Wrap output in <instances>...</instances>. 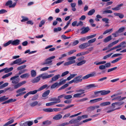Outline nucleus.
Instances as JSON below:
<instances>
[{
  "mask_svg": "<svg viewBox=\"0 0 126 126\" xmlns=\"http://www.w3.org/2000/svg\"><path fill=\"white\" fill-rule=\"evenodd\" d=\"M85 90L84 89H77L76 90V92L77 93L80 92L79 93L75 94L74 95L73 97L75 98L80 97L82 96L81 95L85 93Z\"/></svg>",
  "mask_w": 126,
  "mask_h": 126,
  "instance_id": "obj_1",
  "label": "nucleus"
},
{
  "mask_svg": "<svg viewBox=\"0 0 126 126\" xmlns=\"http://www.w3.org/2000/svg\"><path fill=\"white\" fill-rule=\"evenodd\" d=\"M19 75L16 76H14L10 79L11 80H12V82L13 84H16L19 81L20 79L19 78Z\"/></svg>",
  "mask_w": 126,
  "mask_h": 126,
  "instance_id": "obj_2",
  "label": "nucleus"
},
{
  "mask_svg": "<svg viewBox=\"0 0 126 126\" xmlns=\"http://www.w3.org/2000/svg\"><path fill=\"white\" fill-rule=\"evenodd\" d=\"M55 58V56H53L47 58L45 61L44 62L42 63L43 65H44L46 64H49L52 63V61L51 60Z\"/></svg>",
  "mask_w": 126,
  "mask_h": 126,
  "instance_id": "obj_3",
  "label": "nucleus"
},
{
  "mask_svg": "<svg viewBox=\"0 0 126 126\" xmlns=\"http://www.w3.org/2000/svg\"><path fill=\"white\" fill-rule=\"evenodd\" d=\"M12 1L11 0H8L5 3L6 6H9V7L10 8H14L16 6V2H15L13 4Z\"/></svg>",
  "mask_w": 126,
  "mask_h": 126,
  "instance_id": "obj_4",
  "label": "nucleus"
},
{
  "mask_svg": "<svg viewBox=\"0 0 126 126\" xmlns=\"http://www.w3.org/2000/svg\"><path fill=\"white\" fill-rule=\"evenodd\" d=\"M80 30H82L80 33L81 34H84L90 30V29L88 27H83L80 29Z\"/></svg>",
  "mask_w": 126,
  "mask_h": 126,
  "instance_id": "obj_5",
  "label": "nucleus"
},
{
  "mask_svg": "<svg viewBox=\"0 0 126 126\" xmlns=\"http://www.w3.org/2000/svg\"><path fill=\"white\" fill-rule=\"evenodd\" d=\"M82 76L80 75L75 78L74 79L75 81V83H77L81 82L82 80Z\"/></svg>",
  "mask_w": 126,
  "mask_h": 126,
  "instance_id": "obj_6",
  "label": "nucleus"
},
{
  "mask_svg": "<svg viewBox=\"0 0 126 126\" xmlns=\"http://www.w3.org/2000/svg\"><path fill=\"white\" fill-rule=\"evenodd\" d=\"M90 44L88 43H85L82 44L79 46V48L81 49H84L90 46Z\"/></svg>",
  "mask_w": 126,
  "mask_h": 126,
  "instance_id": "obj_7",
  "label": "nucleus"
},
{
  "mask_svg": "<svg viewBox=\"0 0 126 126\" xmlns=\"http://www.w3.org/2000/svg\"><path fill=\"white\" fill-rule=\"evenodd\" d=\"M95 73L94 72H92L91 73L87 74L83 77L82 78V79H87L90 77H93L94 76Z\"/></svg>",
  "mask_w": 126,
  "mask_h": 126,
  "instance_id": "obj_8",
  "label": "nucleus"
},
{
  "mask_svg": "<svg viewBox=\"0 0 126 126\" xmlns=\"http://www.w3.org/2000/svg\"><path fill=\"white\" fill-rule=\"evenodd\" d=\"M54 75V74H51L48 75H46L44 74H42L39 76L40 78H42L43 79L49 78Z\"/></svg>",
  "mask_w": 126,
  "mask_h": 126,
  "instance_id": "obj_9",
  "label": "nucleus"
},
{
  "mask_svg": "<svg viewBox=\"0 0 126 126\" xmlns=\"http://www.w3.org/2000/svg\"><path fill=\"white\" fill-rule=\"evenodd\" d=\"M21 61L22 60L21 58L17 59L14 61L13 62L11 63V65H13L14 64H18V65H20V64H19L20 63Z\"/></svg>",
  "mask_w": 126,
  "mask_h": 126,
  "instance_id": "obj_10",
  "label": "nucleus"
},
{
  "mask_svg": "<svg viewBox=\"0 0 126 126\" xmlns=\"http://www.w3.org/2000/svg\"><path fill=\"white\" fill-rule=\"evenodd\" d=\"M16 101V99H13L11 98L2 103H1V104L2 105H3L4 104L9 103L15 102Z\"/></svg>",
  "mask_w": 126,
  "mask_h": 126,
  "instance_id": "obj_11",
  "label": "nucleus"
},
{
  "mask_svg": "<svg viewBox=\"0 0 126 126\" xmlns=\"http://www.w3.org/2000/svg\"><path fill=\"white\" fill-rule=\"evenodd\" d=\"M30 105L31 107H34L37 105H38V106H40L41 105V103H38L37 101H35L31 103Z\"/></svg>",
  "mask_w": 126,
  "mask_h": 126,
  "instance_id": "obj_12",
  "label": "nucleus"
},
{
  "mask_svg": "<svg viewBox=\"0 0 126 126\" xmlns=\"http://www.w3.org/2000/svg\"><path fill=\"white\" fill-rule=\"evenodd\" d=\"M60 75L59 74H58L56 75L53 77H52L51 80L50 82L52 83L53 81H55L57 80L60 77Z\"/></svg>",
  "mask_w": 126,
  "mask_h": 126,
  "instance_id": "obj_13",
  "label": "nucleus"
},
{
  "mask_svg": "<svg viewBox=\"0 0 126 126\" xmlns=\"http://www.w3.org/2000/svg\"><path fill=\"white\" fill-rule=\"evenodd\" d=\"M99 106H91L88 107L87 110L88 111H91L94 110L95 109L99 108Z\"/></svg>",
  "mask_w": 126,
  "mask_h": 126,
  "instance_id": "obj_14",
  "label": "nucleus"
},
{
  "mask_svg": "<svg viewBox=\"0 0 126 126\" xmlns=\"http://www.w3.org/2000/svg\"><path fill=\"white\" fill-rule=\"evenodd\" d=\"M11 40V44L13 46H17L20 44V41L18 39H17L14 41Z\"/></svg>",
  "mask_w": 126,
  "mask_h": 126,
  "instance_id": "obj_15",
  "label": "nucleus"
},
{
  "mask_svg": "<svg viewBox=\"0 0 126 126\" xmlns=\"http://www.w3.org/2000/svg\"><path fill=\"white\" fill-rule=\"evenodd\" d=\"M126 97H123L121 98V96H117L112 99V100H116L119 101H121L126 98Z\"/></svg>",
  "mask_w": 126,
  "mask_h": 126,
  "instance_id": "obj_16",
  "label": "nucleus"
},
{
  "mask_svg": "<svg viewBox=\"0 0 126 126\" xmlns=\"http://www.w3.org/2000/svg\"><path fill=\"white\" fill-rule=\"evenodd\" d=\"M109 19L107 18H103V21L105 22V24H106L104 25V27H109L110 25L108 24L109 23Z\"/></svg>",
  "mask_w": 126,
  "mask_h": 126,
  "instance_id": "obj_17",
  "label": "nucleus"
},
{
  "mask_svg": "<svg viewBox=\"0 0 126 126\" xmlns=\"http://www.w3.org/2000/svg\"><path fill=\"white\" fill-rule=\"evenodd\" d=\"M123 5V3L121 4H120L117 6L116 7L112 8L111 9L114 11L119 10L121 9V7Z\"/></svg>",
  "mask_w": 126,
  "mask_h": 126,
  "instance_id": "obj_18",
  "label": "nucleus"
},
{
  "mask_svg": "<svg viewBox=\"0 0 126 126\" xmlns=\"http://www.w3.org/2000/svg\"><path fill=\"white\" fill-rule=\"evenodd\" d=\"M62 117V116L61 114H58L54 116L53 118V119L58 120L61 119Z\"/></svg>",
  "mask_w": 126,
  "mask_h": 126,
  "instance_id": "obj_19",
  "label": "nucleus"
},
{
  "mask_svg": "<svg viewBox=\"0 0 126 126\" xmlns=\"http://www.w3.org/2000/svg\"><path fill=\"white\" fill-rule=\"evenodd\" d=\"M76 61H71L65 63H63L64 66H67L72 64L76 63Z\"/></svg>",
  "mask_w": 126,
  "mask_h": 126,
  "instance_id": "obj_20",
  "label": "nucleus"
},
{
  "mask_svg": "<svg viewBox=\"0 0 126 126\" xmlns=\"http://www.w3.org/2000/svg\"><path fill=\"white\" fill-rule=\"evenodd\" d=\"M95 96L97 97L102 95V91H96L94 92Z\"/></svg>",
  "mask_w": 126,
  "mask_h": 126,
  "instance_id": "obj_21",
  "label": "nucleus"
},
{
  "mask_svg": "<svg viewBox=\"0 0 126 126\" xmlns=\"http://www.w3.org/2000/svg\"><path fill=\"white\" fill-rule=\"evenodd\" d=\"M40 76L37 77L36 78H34L32 80V82L33 83H36L38 82L40 80Z\"/></svg>",
  "mask_w": 126,
  "mask_h": 126,
  "instance_id": "obj_22",
  "label": "nucleus"
},
{
  "mask_svg": "<svg viewBox=\"0 0 126 126\" xmlns=\"http://www.w3.org/2000/svg\"><path fill=\"white\" fill-rule=\"evenodd\" d=\"M13 69V67H11L9 68L7 67L3 69L5 73H7L12 71Z\"/></svg>",
  "mask_w": 126,
  "mask_h": 126,
  "instance_id": "obj_23",
  "label": "nucleus"
},
{
  "mask_svg": "<svg viewBox=\"0 0 126 126\" xmlns=\"http://www.w3.org/2000/svg\"><path fill=\"white\" fill-rule=\"evenodd\" d=\"M126 44V42L125 41H123L117 46L119 48L121 47L122 46V48H125L126 47V46L125 45Z\"/></svg>",
  "mask_w": 126,
  "mask_h": 126,
  "instance_id": "obj_24",
  "label": "nucleus"
},
{
  "mask_svg": "<svg viewBox=\"0 0 126 126\" xmlns=\"http://www.w3.org/2000/svg\"><path fill=\"white\" fill-rule=\"evenodd\" d=\"M52 123V122L50 121L47 120L43 121L42 122V124L44 125L48 126L50 125Z\"/></svg>",
  "mask_w": 126,
  "mask_h": 126,
  "instance_id": "obj_25",
  "label": "nucleus"
},
{
  "mask_svg": "<svg viewBox=\"0 0 126 126\" xmlns=\"http://www.w3.org/2000/svg\"><path fill=\"white\" fill-rule=\"evenodd\" d=\"M111 65L110 63H108L105 64L104 65H103V70L105 69L106 68H108L110 67Z\"/></svg>",
  "mask_w": 126,
  "mask_h": 126,
  "instance_id": "obj_26",
  "label": "nucleus"
},
{
  "mask_svg": "<svg viewBox=\"0 0 126 126\" xmlns=\"http://www.w3.org/2000/svg\"><path fill=\"white\" fill-rule=\"evenodd\" d=\"M112 39L111 35L109 36L106 37L104 40V42L106 43L107 42L111 40Z\"/></svg>",
  "mask_w": 126,
  "mask_h": 126,
  "instance_id": "obj_27",
  "label": "nucleus"
},
{
  "mask_svg": "<svg viewBox=\"0 0 126 126\" xmlns=\"http://www.w3.org/2000/svg\"><path fill=\"white\" fill-rule=\"evenodd\" d=\"M8 97H6L5 96H3L1 97H0V102H1L5 101L8 99Z\"/></svg>",
  "mask_w": 126,
  "mask_h": 126,
  "instance_id": "obj_28",
  "label": "nucleus"
},
{
  "mask_svg": "<svg viewBox=\"0 0 126 126\" xmlns=\"http://www.w3.org/2000/svg\"><path fill=\"white\" fill-rule=\"evenodd\" d=\"M64 97V94H63L61 95L60 96H58V97L57 99H58V102H57V103H58L60 102L61 101L60 99Z\"/></svg>",
  "mask_w": 126,
  "mask_h": 126,
  "instance_id": "obj_29",
  "label": "nucleus"
},
{
  "mask_svg": "<svg viewBox=\"0 0 126 126\" xmlns=\"http://www.w3.org/2000/svg\"><path fill=\"white\" fill-rule=\"evenodd\" d=\"M50 91L49 90H47L45 92L42 94V96L44 97H45L47 96L49 93Z\"/></svg>",
  "mask_w": 126,
  "mask_h": 126,
  "instance_id": "obj_30",
  "label": "nucleus"
},
{
  "mask_svg": "<svg viewBox=\"0 0 126 126\" xmlns=\"http://www.w3.org/2000/svg\"><path fill=\"white\" fill-rule=\"evenodd\" d=\"M125 28L124 27H122L119 28L117 31L119 33H121L123 32L125 30Z\"/></svg>",
  "mask_w": 126,
  "mask_h": 126,
  "instance_id": "obj_31",
  "label": "nucleus"
},
{
  "mask_svg": "<svg viewBox=\"0 0 126 126\" xmlns=\"http://www.w3.org/2000/svg\"><path fill=\"white\" fill-rule=\"evenodd\" d=\"M31 73L32 77H34L36 75V71L33 70H31Z\"/></svg>",
  "mask_w": 126,
  "mask_h": 126,
  "instance_id": "obj_32",
  "label": "nucleus"
},
{
  "mask_svg": "<svg viewBox=\"0 0 126 126\" xmlns=\"http://www.w3.org/2000/svg\"><path fill=\"white\" fill-rule=\"evenodd\" d=\"M29 75L28 73H26L21 75L20 76V77L22 78H28L29 77Z\"/></svg>",
  "mask_w": 126,
  "mask_h": 126,
  "instance_id": "obj_33",
  "label": "nucleus"
},
{
  "mask_svg": "<svg viewBox=\"0 0 126 126\" xmlns=\"http://www.w3.org/2000/svg\"><path fill=\"white\" fill-rule=\"evenodd\" d=\"M43 110L45 112H53L52 109L51 108H48L44 109Z\"/></svg>",
  "mask_w": 126,
  "mask_h": 126,
  "instance_id": "obj_34",
  "label": "nucleus"
},
{
  "mask_svg": "<svg viewBox=\"0 0 126 126\" xmlns=\"http://www.w3.org/2000/svg\"><path fill=\"white\" fill-rule=\"evenodd\" d=\"M57 86H59L58 83L56 82L53 84L51 86V89H54L56 88Z\"/></svg>",
  "mask_w": 126,
  "mask_h": 126,
  "instance_id": "obj_35",
  "label": "nucleus"
},
{
  "mask_svg": "<svg viewBox=\"0 0 126 126\" xmlns=\"http://www.w3.org/2000/svg\"><path fill=\"white\" fill-rule=\"evenodd\" d=\"M47 86L48 85L47 84L44 85L39 88L38 89V91H40L42 90L47 88Z\"/></svg>",
  "mask_w": 126,
  "mask_h": 126,
  "instance_id": "obj_36",
  "label": "nucleus"
},
{
  "mask_svg": "<svg viewBox=\"0 0 126 126\" xmlns=\"http://www.w3.org/2000/svg\"><path fill=\"white\" fill-rule=\"evenodd\" d=\"M95 11V10L94 9H93L88 12V15L89 16L92 15L94 13Z\"/></svg>",
  "mask_w": 126,
  "mask_h": 126,
  "instance_id": "obj_37",
  "label": "nucleus"
},
{
  "mask_svg": "<svg viewBox=\"0 0 126 126\" xmlns=\"http://www.w3.org/2000/svg\"><path fill=\"white\" fill-rule=\"evenodd\" d=\"M14 121V119H12L9 121L7 122L3 126H7L10 124H11L13 123Z\"/></svg>",
  "mask_w": 126,
  "mask_h": 126,
  "instance_id": "obj_38",
  "label": "nucleus"
},
{
  "mask_svg": "<svg viewBox=\"0 0 126 126\" xmlns=\"http://www.w3.org/2000/svg\"><path fill=\"white\" fill-rule=\"evenodd\" d=\"M112 31L113 29L112 28L110 29H108L105 31L103 33V34H105L108 33H110L111 32H112Z\"/></svg>",
  "mask_w": 126,
  "mask_h": 126,
  "instance_id": "obj_39",
  "label": "nucleus"
},
{
  "mask_svg": "<svg viewBox=\"0 0 126 126\" xmlns=\"http://www.w3.org/2000/svg\"><path fill=\"white\" fill-rule=\"evenodd\" d=\"M86 62V61L85 60H82L77 64L78 66H80L85 64Z\"/></svg>",
  "mask_w": 126,
  "mask_h": 126,
  "instance_id": "obj_40",
  "label": "nucleus"
},
{
  "mask_svg": "<svg viewBox=\"0 0 126 126\" xmlns=\"http://www.w3.org/2000/svg\"><path fill=\"white\" fill-rule=\"evenodd\" d=\"M102 18V16L100 15H96V18H95V20L96 21H100V19Z\"/></svg>",
  "mask_w": 126,
  "mask_h": 126,
  "instance_id": "obj_41",
  "label": "nucleus"
},
{
  "mask_svg": "<svg viewBox=\"0 0 126 126\" xmlns=\"http://www.w3.org/2000/svg\"><path fill=\"white\" fill-rule=\"evenodd\" d=\"M12 74V72L8 73L3 76L2 78L3 79H5V78L8 77L9 76H11Z\"/></svg>",
  "mask_w": 126,
  "mask_h": 126,
  "instance_id": "obj_42",
  "label": "nucleus"
},
{
  "mask_svg": "<svg viewBox=\"0 0 126 126\" xmlns=\"http://www.w3.org/2000/svg\"><path fill=\"white\" fill-rule=\"evenodd\" d=\"M26 66L25 65H24L21 66L17 67V69L18 70H20L24 69L26 67Z\"/></svg>",
  "mask_w": 126,
  "mask_h": 126,
  "instance_id": "obj_43",
  "label": "nucleus"
},
{
  "mask_svg": "<svg viewBox=\"0 0 126 126\" xmlns=\"http://www.w3.org/2000/svg\"><path fill=\"white\" fill-rule=\"evenodd\" d=\"M56 104H57L56 102H51L49 103H46V105L47 106H48L53 105Z\"/></svg>",
  "mask_w": 126,
  "mask_h": 126,
  "instance_id": "obj_44",
  "label": "nucleus"
},
{
  "mask_svg": "<svg viewBox=\"0 0 126 126\" xmlns=\"http://www.w3.org/2000/svg\"><path fill=\"white\" fill-rule=\"evenodd\" d=\"M25 90V88H21L17 90L16 92L17 93H21Z\"/></svg>",
  "mask_w": 126,
  "mask_h": 126,
  "instance_id": "obj_45",
  "label": "nucleus"
},
{
  "mask_svg": "<svg viewBox=\"0 0 126 126\" xmlns=\"http://www.w3.org/2000/svg\"><path fill=\"white\" fill-rule=\"evenodd\" d=\"M62 30V28L60 27H58L57 28H54L53 32H56L58 31H60Z\"/></svg>",
  "mask_w": 126,
  "mask_h": 126,
  "instance_id": "obj_46",
  "label": "nucleus"
},
{
  "mask_svg": "<svg viewBox=\"0 0 126 126\" xmlns=\"http://www.w3.org/2000/svg\"><path fill=\"white\" fill-rule=\"evenodd\" d=\"M115 103L116 104V107L120 106L122 105L124 103V102H115Z\"/></svg>",
  "mask_w": 126,
  "mask_h": 126,
  "instance_id": "obj_47",
  "label": "nucleus"
},
{
  "mask_svg": "<svg viewBox=\"0 0 126 126\" xmlns=\"http://www.w3.org/2000/svg\"><path fill=\"white\" fill-rule=\"evenodd\" d=\"M46 22V20H41L40 22V23L39 25V27H41L42 25H44Z\"/></svg>",
  "mask_w": 126,
  "mask_h": 126,
  "instance_id": "obj_48",
  "label": "nucleus"
},
{
  "mask_svg": "<svg viewBox=\"0 0 126 126\" xmlns=\"http://www.w3.org/2000/svg\"><path fill=\"white\" fill-rule=\"evenodd\" d=\"M8 85V83H5L0 86V89H2L4 87L7 86Z\"/></svg>",
  "mask_w": 126,
  "mask_h": 126,
  "instance_id": "obj_49",
  "label": "nucleus"
},
{
  "mask_svg": "<svg viewBox=\"0 0 126 126\" xmlns=\"http://www.w3.org/2000/svg\"><path fill=\"white\" fill-rule=\"evenodd\" d=\"M72 96L70 95H66L64 94V99H68L72 98Z\"/></svg>",
  "mask_w": 126,
  "mask_h": 126,
  "instance_id": "obj_50",
  "label": "nucleus"
},
{
  "mask_svg": "<svg viewBox=\"0 0 126 126\" xmlns=\"http://www.w3.org/2000/svg\"><path fill=\"white\" fill-rule=\"evenodd\" d=\"M122 57H119L117 58L116 59L112 61L111 63H113L116 62L118 61H119V60H121L122 59Z\"/></svg>",
  "mask_w": 126,
  "mask_h": 126,
  "instance_id": "obj_51",
  "label": "nucleus"
},
{
  "mask_svg": "<svg viewBox=\"0 0 126 126\" xmlns=\"http://www.w3.org/2000/svg\"><path fill=\"white\" fill-rule=\"evenodd\" d=\"M96 35V34H95L92 35H90L87 36L86 37V38L87 39V40H88L95 37Z\"/></svg>",
  "mask_w": 126,
  "mask_h": 126,
  "instance_id": "obj_52",
  "label": "nucleus"
},
{
  "mask_svg": "<svg viewBox=\"0 0 126 126\" xmlns=\"http://www.w3.org/2000/svg\"><path fill=\"white\" fill-rule=\"evenodd\" d=\"M21 17L23 19L21 20V22H23L26 21H27L28 20H29L28 17H25L23 16H21Z\"/></svg>",
  "mask_w": 126,
  "mask_h": 126,
  "instance_id": "obj_53",
  "label": "nucleus"
},
{
  "mask_svg": "<svg viewBox=\"0 0 126 126\" xmlns=\"http://www.w3.org/2000/svg\"><path fill=\"white\" fill-rule=\"evenodd\" d=\"M110 92V90L106 91L105 90H103V95H105L107 94Z\"/></svg>",
  "mask_w": 126,
  "mask_h": 126,
  "instance_id": "obj_54",
  "label": "nucleus"
},
{
  "mask_svg": "<svg viewBox=\"0 0 126 126\" xmlns=\"http://www.w3.org/2000/svg\"><path fill=\"white\" fill-rule=\"evenodd\" d=\"M62 79L60 80V82L58 83L59 84V86H60L62 85V84H64L66 80V79L62 81H61Z\"/></svg>",
  "mask_w": 126,
  "mask_h": 126,
  "instance_id": "obj_55",
  "label": "nucleus"
},
{
  "mask_svg": "<svg viewBox=\"0 0 126 126\" xmlns=\"http://www.w3.org/2000/svg\"><path fill=\"white\" fill-rule=\"evenodd\" d=\"M11 44V40L3 44V46L4 47H6L9 45Z\"/></svg>",
  "mask_w": 126,
  "mask_h": 126,
  "instance_id": "obj_56",
  "label": "nucleus"
},
{
  "mask_svg": "<svg viewBox=\"0 0 126 126\" xmlns=\"http://www.w3.org/2000/svg\"><path fill=\"white\" fill-rule=\"evenodd\" d=\"M112 13V12L111 10H106L103 12V14H106L107 13L111 14Z\"/></svg>",
  "mask_w": 126,
  "mask_h": 126,
  "instance_id": "obj_57",
  "label": "nucleus"
},
{
  "mask_svg": "<svg viewBox=\"0 0 126 126\" xmlns=\"http://www.w3.org/2000/svg\"><path fill=\"white\" fill-rule=\"evenodd\" d=\"M76 58V57L75 56H72L69 57L68 58V60L69 61H75L74 60Z\"/></svg>",
  "mask_w": 126,
  "mask_h": 126,
  "instance_id": "obj_58",
  "label": "nucleus"
},
{
  "mask_svg": "<svg viewBox=\"0 0 126 126\" xmlns=\"http://www.w3.org/2000/svg\"><path fill=\"white\" fill-rule=\"evenodd\" d=\"M76 58V57L75 56H72L69 57L68 58V60L69 61H75L74 60Z\"/></svg>",
  "mask_w": 126,
  "mask_h": 126,
  "instance_id": "obj_59",
  "label": "nucleus"
},
{
  "mask_svg": "<svg viewBox=\"0 0 126 126\" xmlns=\"http://www.w3.org/2000/svg\"><path fill=\"white\" fill-rule=\"evenodd\" d=\"M96 40V39L95 38H94L93 39H91L88 41V43L90 44L93 43Z\"/></svg>",
  "mask_w": 126,
  "mask_h": 126,
  "instance_id": "obj_60",
  "label": "nucleus"
},
{
  "mask_svg": "<svg viewBox=\"0 0 126 126\" xmlns=\"http://www.w3.org/2000/svg\"><path fill=\"white\" fill-rule=\"evenodd\" d=\"M27 125H28L29 126H31L33 124V122L31 121H26Z\"/></svg>",
  "mask_w": 126,
  "mask_h": 126,
  "instance_id": "obj_61",
  "label": "nucleus"
},
{
  "mask_svg": "<svg viewBox=\"0 0 126 126\" xmlns=\"http://www.w3.org/2000/svg\"><path fill=\"white\" fill-rule=\"evenodd\" d=\"M21 86L20 85L19 83H17V84L15 85L14 86V89H17L19 87Z\"/></svg>",
  "mask_w": 126,
  "mask_h": 126,
  "instance_id": "obj_62",
  "label": "nucleus"
},
{
  "mask_svg": "<svg viewBox=\"0 0 126 126\" xmlns=\"http://www.w3.org/2000/svg\"><path fill=\"white\" fill-rule=\"evenodd\" d=\"M79 43V41L78 40H76L73 42L72 44V45L73 46H75L77 44H78Z\"/></svg>",
  "mask_w": 126,
  "mask_h": 126,
  "instance_id": "obj_63",
  "label": "nucleus"
},
{
  "mask_svg": "<svg viewBox=\"0 0 126 126\" xmlns=\"http://www.w3.org/2000/svg\"><path fill=\"white\" fill-rule=\"evenodd\" d=\"M19 125L20 126H27L26 122L24 123H23V121H21L19 123Z\"/></svg>",
  "mask_w": 126,
  "mask_h": 126,
  "instance_id": "obj_64",
  "label": "nucleus"
}]
</instances>
